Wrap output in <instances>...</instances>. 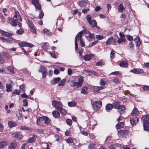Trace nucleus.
Returning <instances> with one entry per match:
<instances>
[{
	"mask_svg": "<svg viewBox=\"0 0 149 149\" xmlns=\"http://www.w3.org/2000/svg\"><path fill=\"white\" fill-rule=\"evenodd\" d=\"M139 114V112L136 107H134L130 114V117H137Z\"/></svg>",
	"mask_w": 149,
	"mask_h": 149,
	"instance_id": "obj_11",
	"label": "nucleus"
},
{
	"mask_svg": "<svg viewBox=\"0 0 149 149\" xmlns=\"http://www.w3.org/2000/svg\"><path fill=\"white\" fill-rule=\"evenodd\" d=\"M96 38L98 40H101L104 37L102 35H97L96 36Z\"/></svg>",
	"mask_w": 149,
	"mask_h": 149,
	"instance_id": "obj_55",
	"label": "nucleus"
},
{
	"mask_svg": "<svg viewBox=\"0 0 149 149\" xmlns=\"http://www.w3.org/2000/svg\"><path fill=\"white\" fill-rule=\"evenodd\" d=\"M8 22L12 26H15L17 25V19L9 17L8 20Z\"/></svg>",
	"mask_w": 149,
	"mask_h": 149,
	"instance_id": "obj_5",
	"label": "nucleus"
},
{
	"mask_svg": "<svg viewBox=\"0 0 149 149\" xmlns=\"http://www.w3.org/2000/svg\"><path fill=\"white\" fill-rule=\"evenodd\" d=\"M141 121L142 123H149V115L148 114H146L143 115L141 118Z\"/></svg>",
	"mask_w": 149,
	"mask_h": 149,
	"instance_id": "obj_13",
	"label": "nucleus"
},
{
	"mask_svg": "<svg viewBox=\"0 0 149 149\" xmlns=\"http://www.w3.org/2000/svg\"><path fill=\"white\" fill-rule=\"evenodd\" d=\"M125 39L120 38L117 40V42L118 43H120L125 42Z\"/></svg>",
	"mask_w": 149,
	"mask_h": 149,
	"instance_id": "obj_61",
	"label": "nucleus"
},
{
	"mask_svg": "<svg viewBox=\"0 0 149 149\" xmlns=\"http://www.w3.org/2000/svg\"><path fill=\"white\" fill-rule=\"evenodd\" d=\"M127 131L126 130H120L118 131V134L119 137H124L127 134Z\"/></svg>",
	"mask_w": 149,
	"mask_h": 149,
	"instance_id": "obj_9",
	"label": "nucleus"
},
{
	"mask_svg": "<svg viewBox=\"0 0 149 149\" xmlns=\"http://www.w3.org/2000/svg\"><path fill=\"white\" fill-rule=\"evenodd\" d=\"M58 111H60L61 114L63 115H65L67 113L66 110L63 108L62 107L60 109H59Z\"/></svg>",
	"mask_w": 149,
	"mask_h": 149,
	"instance_id": "obj_37",
	"label": "nucleus"
},
{
	"mask_svg": "<svg viewBox=\"0 0 149 149\" xmlns=\"http://www.w3.org/2000/svg\"><path fill=\"white\" fill-rule=\"evenodd\" d=\"M83 72L84 73H85L86 75H90L91 73L93 74L94 73H95V72L94 71H91L87 70H84Z\"/></svg>",
	"mask_w": 149,
	"mask_h": 149,
	"instance_id": "obj_38",
	"label": "nucleus"
},
{
	"mask_svg": "<svg viewBox=\"0 0 149 149\" xmlns=\"http://www.w3.org/2000/svg\"><path fill=\"white\" fill-rule=\"evenodd\" d=\"M87 89L88 88L86 87H84L82 89V91L81 92V93L83 94H86L87 93V92L86 91Z\"/></svg>",
	"mask_w": 149,
	"mask_h": 149,
	"instance_id": "obj_48",
	"label": "nucleus"
},
{
	"mask_svg": "<svg viewBox=\"0 0 149 149\" xmlns=\"http://www.w3.org/2000/svg\"><path fill=\"white\" fill-rule=\"evenodd\" d=\"M24 30L22 29H20L17 31L16 33L18 35H22L24 33Z\"/></svg>",
	"mask_w": 149,
	"mask_h": 149,
	"instance_id": "obj_50",
	"label": "nucleus"
},
{
	"mask_svg": "<svg viewBox=\"0 0 149 149\" xmlns=\"http://www.w3.org/2000/svg\"><path fill=\"white\" fill-rule=\"evenodd\" d=\"M124 125V123L123 122H120L118 123L116 125V128H117V130L118 129H120L122 128L123 126Z\"/></svg>",
	"mask_w": 149,
	"mask_h": 149,
	"instance_id": "obj_36",
	"label": "nucleus"
},
{
	"mask_svg": "<svg viewBox=\"0 0 149 149\" xmlns=\"http://www.w3.org/2000/svg\"><path fill=\"white\" fill-rule=\"evenodd\" d=\"M113 39V37L112 36H111L107 40L106 44L107 45H108L111 43V42L112 41V40Z\"/></svg>",
	"mask_w": 149,
	"mask_h": 149,
	"instance_id": "obj_51",
	"label": "nucleus"
},
{
	"mask_svg": "<svg viewBox=\"0 0 149 149\" xmlns=\"http://www.w3.org/2000/svg\"><path fill=\"white\" fill-rule=\"evenodd\" d=\"M31 2L35 7L36 11L38 10L39 11V19H40L42 18L44 15V13L42 9L41 6L39 3V0H31Z\"/></svg>",
	"mask_w": 149,
	"mask_h": 149,
	"instance_id": "obj_1",
	"label": "nucleus"
},
{
	"mask_svg": "<svg viewBox=\"0 0 149 149\" xmlns=\"http://www.w3.org/2000/svg\"><path fill=\"white\" fill-rule=\"evenodd\" d=\"M8 70L10 71L12 73L14 74V68L13 66H9L7 68Z\"/></svg>",
	"mask_w": 149,
	"mask_h": 149,
	"instance_id": "obj_54",
	"label": "nucleus"
},
{
	"mask_svg": "<svg viewBox=\"0 0 149 149\" xmlns=\"http://www.w3.org/2000/svg\"><path fill=\"white\" fill-rule=\"evenodd\" d=\"M113 106L114 108L118 109L120 114H122L125 113V107L122 105H120L119 102H114Z\"/></svg>",
	"mask_w": 149,
	"mask_h": 149,
	"instance_id": "obj_2",
	"label": "nucleus"
},
{
	"mask_svg": "<svg viewBox=\"0 0 149 149\" xmlns=\"http://www.w3.org/2000/svg\"><path fill=\"white\" fill-rule=\"evenodd\" d=\"M102 105V102L100 100L95 102L92 104L93 108L95 110L99 109L101 107Z\"/></svg>",
	"mask_w": 149,
	"mask_h": 149,
	"instance_id": "obj_4",
	"label": "nucleus"
},
{
	"mask_svg": "<svg viewBox=\"0 0 149 149\" xmlns=\"http://www.w3.org/2000/svg\"><path fill=\"white\" fill-rule=\"evenodd\" d=\"M70 83H72L70 84V86L72 87H74L77 86V88L80 87L79 86V84L77 82H74L72 81H70Z\"/></svg>",
	"mask_w": 149,
	"mask_h": 149,
	"instance_id": "obj_29",
	"label": "nucleus"
},
{
	"mask_svg": "<svg viewBox=\"0 0 149 149\" xmlns=\"http://www.w3.org/2000/svg\"><path fill=\"white\" fill-rule=\"evenodd\" d=\"M0 33L2 35L6 37H10L11 36L13 33H9L5 31H3L0 29Z\"/></svg>",
	"mask_w": 149,
	"mask_h": 149,
	"instance_id": "obj_12",
	"label": "nucleus"
},
{
	"mask_svg": "<svg viewBox=\"0 0 149 149\" xmlns=\"http://www.w3.org/2000/svg\"><path fill=\"white\" fill-rule=\"evenodd\" d=\"M26 22L27 24L29 25V27H32V26H34L32 21L29 19H27L26 20Z\"/></svg>",
	"mask_w": 149,
	"mask_h": 149,
	"instance_id": "obj_42",
	"label": "nucleus"
},
{
	"mask_svg": "<svg viewBox=\"0 0 149 149\" xmlns=\"http://www.w3.org/2000/svg\"><path fill=\"white\" fill-rule=\"evenodd\" d=\"M93 56L92 54H86L84 56L83 58L86 61H88L91 59Z\"/></svg>",
	"mask_w": 149,
	"mask_h": 149,
	"instance_id": "obj_19",
	"label": "nucleus"
},
{
	"mask_svg": "<svg viewBox=\"0 0 149 149\" xmlns=\"http://www.w3.org/2000/svg\"><path fill=\"white\" fill-rule=\"evenodd\" d=\"M83 32V31H81L79 32L76 35L75 38V40H76L77 41V40H82L81 37Z\"/></svg>",
	"mask_w": 149,
	"mask_h": 149,
	"instance_id": "obj_21",
	"label": "nucleus"
},
{
	"mask_svg": "<svg viewBox=\"0 0 149 149\" xmlns=\"http://www.w3.org/2000/svg\"><path fill=\"white\" fill-rule=\"evenodd\" d=\"M33 137L29 138L26 141L27 143H32L34 142L36 140V138H38L37 135L33 134Z\"/></svg>",
	"mask_w": 149,
	"mask_h": 149,
	"instance_id": "obj_14",
	"label": "nucleus"
},
{
	"mask_svg": "<svg viewBox=\"0 0 149 149\" xmlns=\"http://www.w3.org/2000/svg\"><path fill=\"white\" fill-rule=\"evenodd\" d=\"M18 45L20 47H28L30 48L33 47L34 46L33 44L25 42L19 43Z\"/></svg>",
	"mask_w": 149,
	"mask_h": 149,
	"instance_id": "obj_6",
	"label": "nucleus"
},
{
	"mask_svg": "<svg viewBox=\"0 0 149 149\" xmlns=\"http://www.w3.org/2000/svg\"><path fill=\"white\" fill-rule=\"evenodd\" d=\"M31 31L34 34H36V31L35 28V27L34 26H32V27H30L29 28Z\"/></svg>",
	"mask_w": 149,
	"mask_h": 149,
	"instance_id": "obj_53",
	"label": "nucleus"
},
{
	"mask_svg": "<svg viewBox=\"0 0 149 149\" xmlns=\"http://www.w3.org/2000/svg\"><path fill=\"white\" fill-rule=\"evenodd\" d=\"M130 122L132 124L134 125L138 122L139 119L137 117H131Z\"/></svg>",
	"mask_w": 149,
	"mask_h": 149,
	"instance_id": "obj_10",
	"label": "nucleus"
},
{
	"mask_svg": "<svg viewBox=\"0 0 149 149\" xmlns=\"http://www.w3.org/2000/svg\"><path fill=\"white\" fill-rule=\"evenodd\" d=\"M40 72H44V71H47V69L46 68L43 66H41L38 70Z\"/></svg>",
	"mask_w": 149,
	"mask_h": 149,
	"instance_id": "obj_33",
	"label": "nucleus"
},
{
	"mask_svg": "<svg viewBox=\"0 0 149 149\" xmlns=\"http://www.w3.org/2000/svg\"><path fill=\"white\" fill-rule=\"evenodd\" d=\"M6 91H7L8 92H9L10 91H12V87L11 85L10 84H6Z\"/></svg>",
	"mask_w": 149,
	"mask_h": 149,
	"instance_id": "obj_39",
	"label": "nucleus"
},
{
	"mask_svg": "<svg viewBox=\"0 0 149 149\" xmlns=\"http://www.w3.org/2000/svg\"><path fill=\"white\" fill-rule=\"evenodd\" d=\"M89 24L91 25V28H93L95 27L97 25V22L96 20L94 19L91 21L88 22Z\"/></svg>",
	"mask_w": 149,
	"mask_h": 149,
	"instance_id": "obj_20",
	"label": "nucleus"
},
{
	"mask_svg": "<svg viewBox=\"0 0 149 149\" xmlns=\"http://www.w3.org/2000/svg\"><path fill=\"white\" fill-rule=\"evenodd\" d=\"M20 93V91L19 90L17 89H15L14 90L12 93V96H14L16 94L17 95H19Z\"/></svg>",
	"mask_w": 149,
	"mask_h": 149,
	"instance_id": "obj_35",
	"label": "nucleus"
},
{
	"mask_svg": "<svg viewBox=\"0 0 149 149\" xmlns=\"http://www.w3.org/2000/svg\"><path fill=\"white\" fill-rule=\"evenodd\" d=\"M96 145L95 144L92 143H90L88 146V149H93L95 147Z\"/></svg>",
	"mask_w": 149,
	"mask_h": 149,
	"instance_id": "obj_47",
	"label": "nucleus"
},
{
	"mask_svg": "<svg viewBox=\"0 0 149 149\" xmlns=\"http://www.w3.org/2000/svg\"><path fill=\"white\" fill-rule=\"evenodd\" d=\"M44 118H45L44 124H46L47 125H49L50 124V119L48 118L45 116H44Z\"/></svg>",
	"mask_w": 149,
	"mask_h": 149,
	"instance_id": "obj_34",
	"label": "nucleus"
},
{
	"mask_svg": "<svg viewBox=\"0 0 149 149\" xmlns=\"http://www.w3.org/2000/svg\"><path fill=\"white\" fill-rule=\"evenodd\" d=\"M86 38L89 41L91 42L92 41L93 39H95V38L93 36V34H91L90 32L88 33V35L86 36Z\"/></svg>",
	"mask_w": 149,
	"mask_h": 149,
	"instance_id": "obj_16",
	"label": "nucleus"
},
{
	"mask_svg": "<svg viewBox=\"0 0 149 149\" xmlns=\"http://www.w3.org/2000/svg\"><path fill=\"white\" fill-rule=\"evenodd\" d=\"M54 137L56 139L55 141L59 142L60 139V136L58 134L54 135Z\"/></svg>",
	"mask_w": 149,
	"mask_h": 149,
	"instance_id": "obj_59",
	"label": "nucleus"
},
{
	"mask_svg": "<svg viewBox=\"0 0 149 149\" xmlns=\"http://www.w3.org/2000/svg\"><path fill=\"white\" fill-rule=\"evenodd\" d=\"M142 88L144 90L148 91L149 89V86L147 85L143 86Z\"/></svg>",
	"mask_w": 149,
	"mask_h": 149,
	"instance_id": "obj_64",
	"label": "nucleus"
},
{
	"mask_svg": "<svg viewBox=\"0 0 149 149\" xmlns=\"http://www.w3.org/2000/svg\"><path fill=\"white\" fill-rule=\"evenodd\" d=\"M134 40L135 42L136 47H138L141 44L139 38V37H136Z\"/></svg>",
	"mask_w": 149,
	"mask_h": 149,
	"instance_id": "obj_31",
	"label": "nucleus"
},
{
	"mask_svg": "<svg viewBox=\"0 0 149 149\" xmlns=\"http://www.w3.org/2000/svg\"><path fill=\"white\" fill-rule=\"evenodd\" d=\"M44 116L40 117L37 118L36 123L37 124L40 126H42L44 125Z\"/></svg>",
	"mask_w": 149,
	"mask_h": 149,
	"instance_id": "obj_7",
	"label": "nucleus"
},
{
	"mask_svg": "<svg viewBox=\"0 0 149 149\" xmlns=\"http://www.w3.org/2000/svg\"><path fill=\"white\" fill-rule=\"evenodd\" d=\"M115 53L113 50H112L110 53V58L111 59H112L114 57Z\"/></svg>",
	"mask_w": 149,
	"mask_h": 149,
	"instance_id": "obj_62",
	"label": "nucleus"
},
{
	"mask_svg": "<svg viewBox=\"0 0 149 149\" xmlns=\"http://www.w3.org/2000/svg\"><path fill=\"white\" fill-rule=\"evenodd\" d=\"M8 142L6 141H0V148H5L7 145Z\"/></svg>",
	"mask_w": 149,
	"mask_h": 149,
	"instance_id": "obj_22",
	"label": "nucleus"
},
{
	"mask_svg": "<svg viewBox=\"0 0 149 149\" xmlns=\"http://www.w3.org/2000/svg\"><path fill=\"white\" fill-rule=\"evenodd\" d=\"M15 14L14 15V18H16L17 19L21 21L22 19L18 12L16 10H15Z\"/></svg>",
	"mask_w": 149,
	"mask_h": 149,
	"instance_id": "obj_18",
	"label": "nucleus"
},
{
	"mask_svg": "<svg viewBox=\"0 0 149 149\" xmlns=\"http://www.w3.org/2000/svg\"><path fill=\"white\" fill-rule=\"evenodd\" d=\"M49 53L51 55V56L53 58H56V55L55 54V53L53 52H49Z\"/></svg>",
	"mask_w": 149,
	"mask_h": 149,
	"instance_id": "obj_60",
	"label": "nucleus"
},
{
	"mask_svg": "<svg viewBox=\"0 0 149 149\" xmlns=\"http://www.w3.org/2000/svg\"><path fill=\"white\" fill-rule=\"evenodd\" d=\"M66 123L68 125H70L72 123V121L71 119H68L66 120Z\"/></svg>",
	"mask_w": 149,
	"mask_h": 149,
	"instance_id": "obj_63",
	"label": "nucleus"
},
{
	"mask_svg": "<svg viewBox=\"0 0 149 149\" xmlns=\"http://www.w3.org/2000/svg\"><path fill=\"white\" fill-rule=\"evenodd\" d=\"M113 107V105L112 104H109L106 106V110L107 111L109 112L112 109Z\"/></svg>",
	"mask_w": 149,
	"mask_h": 149,
	"instance_id": "obj_25",
	"label": "nucleus"
},
{
	"mask_svg": "<svg viewBox=\"0 0 149 149\" xmlns=\"http://www.w3.org/2000/svg\"><path fill=\"white\" fill-rule=\"evenodd\" d=\"M76 104L77 103L75 102L72 101L68 102V105L70 107H75Z\"/></svg>",
	"mask_w": 149,
	"mask_h": 149,
	"instance_id": "obj_41",
	"label": "nucleus"
},
{
	"mask_svg": "<svg viewBox=\"0 0 149 149\" xmlns=\"http://www.w3.org/2000/svg\"><path fill=\"white\" fill-rule=\"evenodd\" d=\"M97 42V41L96 40L95 41L90 43L89 44V46L90 47H92L93 46H94Z\"/></svg>",
	"mask_w": 149,
	"mask_h": 149,
	"instance_id": "obj_57",
	"label": "nucleus"
},
{
	"mask_svg": "<svg viewBox=\"0 0 149 149\" xmlns=\"http://www.w3.org/2000/svg\"><path fill=\"white\" fill-rule=\"evenodd\" d=\"M16 116L19 119H21L22 118V115L20 112L18 113L17 114Z\"/></svg>",
	"mask_w": 149,
	"mask_h": 149,
	"instance_id": "obj_56",
	"label": "nucleus"
},
{
	"mask_svg": "<svg viewBox=\"0 0 149 149\" xmlns=\"http://www.w3.org/2000/svg\"><path fill=\"white\" fill-rule=\"evenodd\" d=\"M3 56L6 59H9L10 57V55L9 54L6 52H4L3 54Z\"/></svg>",
	"mask_w": 149,
	"mask_h": 149,
	"instance_id": "obj_46",
	"label": "nucleus"
},
{
	"mask_svg": "<svg viewBox=\"0 0 149 149\" xmlns=\"http://www.w3.org/2000/svg\"><path fill=\"white\" fill-rule=\"evenodd\" d=\"M125 9V8L123 7L122 3L120 4L118 8V11L120 13L123 12V11Z\"/></svg>",
	"mask_w": 149,
	"mask_h": 149,
	"instance_id": "obj_28",
	"label": "nucleus"
},
{
	"mask_svg": "<svg viewBox=\"0 0 149 149\" xmlns=\"http://www.w3.org/2000/svg\"><path fill=\"white\" fill-rule=\"evenodd\" d=\"M48 44L47 43H43V45L42 47V48L44 50H46L47 48V45Z\"/></svg>",
	"mask_w": 149,
	"mask_h": 149,
	"instance_id": "obj_49",
	"label": "nucleus"
},
{
	"mask_svg": "<svg viewBox=\"0 0 149 149\" xmlns=\"http://www.w3.org/2000/svg\"><path fill=\"white\" fill-rule=\"evenodd\" d=\"M86 3V2L84 1H80L79 2V5L82 7H85Z\"/></svg>",
	"mask_w": 149,
	"mask_h": 149,
	"instance_id": "obj_32",
	"label": "nucleus"
},
{
	"mask_svg": "<svg viewBox=\"0 0 149 149\" xmlns=\"http://www.w3.org/2000/svg\"><path fill=\"white\" fill-rule=\"evenodd\" d=\"M93 91L95 93H99L100 92L99 87L97 86H94L93 89Z\"/></svg>",
	"mask_w": 149,
	"mask_h": 149,
	"instance_id": "obj_43",
	"label": "nucleus"
},
{
	"mask_svg": "<svg viewBox=\"0 0 149 149\" xmlns=\"http://www.w3.org/2000/svg\"><path fill=\"white\" fill-rule=\"evenodd\" d=\"M13 137H17L19 139L21 138L23 136L21 132H15L13 134Z\"/></svg>",
	"mask_w": 149,
	"mask_h": 149,
	"instance_id": "obj_17",
	"label": "nucleus"
},
{
	"mask_svg": "<svg viewBox=\"0 0 149 149\" xmlns=\"http://www.w3.org/2000/svg\"><path fill=\"white\" fill-rule=\"evenodd\" d=\"M103 62L102 61L100 60L96 63V65L97 66H102L103 65Z\"/></svg>",
	"mask_w": 149,
	"mask_h": 149,
	"instance_id": "obj_58",
	"label": "nucleus"
},
{
	"mask_svg": "<svg viewBox=\"0 0 149 149\" xmlns=\"http://www.w3.org/2000/svg\"><path fill=\"white\" fill-rule=\"evenodd\" d=\"M53 116L55 118H58L60 115V113L57 111H54L52 112Z\"/></svg>",
	"mask_w": 149,
	"mask_h": 149,
	"instance_id": "obj_26",
	"label": "nucleus"
},
{
	"mask_svg": "<svg viewBox=\"0 0 149 149\" xmlns=\"http://www.w3.org/2000/svg\"><path fill=\"white\" fill-rule=\"evenodd\" d=\"M61 78L59 77H56L53 79L54 81L52 82V84L55 85L58 83L61 80Z\"/></svg>",
	"mask_w": 149,
	"mask_h": 149,
	"instance_id": "obj_30",
	"label": "nucleus"
},
{
	"mask_svg": "<svg viewBox=\"0 0 149 149\" xmlns=\"http://www.w3.org/2000/svg\"><path fill=\"white\" fill-rule=\"evenodd\" d=\"M144 130L148 131L149 130V123H143Z\"/></svg>",
	"mask_w": 149,
	"mask_h": 149,
	"instance_id": "obj_23",
	"label": "nucleus"
},
{
	"mask_svg": "<svg viewBox=\"0 0 149 149\" xmlns=\"http://www.w3.org/2000/svg\"><path fill=\"white\" fill-rule=\"evenodd\" d=\"M8 126L10 127H12L15 126L16 125L15 122L13 121H10L8 123Z\"/></svg>",
	"mask_w": 149,
	"mask_h": 149,
	"instance_id": "obj_27",
	"label": "nucleus"
},
{
	"mask_svg": "<svg viewBox=\"0 0 149 149\" xmlns=\"http://www.w3.org/2000/svg\"><path fill=\"white\" fill-rule=\"evenodd\" d=\"M130 72L137 74H141L143 72V70L142 69H133L130 70Z\"/></svg>",
	"mask_w": 149,
	"mask_h": 149,
	"instance_id": "obj_8",
	"label": "nucleus"
},
{
	"mask_svg": "<svg viewBox=\"0 0 149 149\" xmlns=\"http://www.w3.org/2000/svg\"><path fill=\"white\" fill-rule=\"evenodd\" d=\"M17 144V143L16 142L11 143L9 145L8 149H15Z\"/></svg>",
	"mask_w": 149,
	"mask_h": 149,
	"instance_id": "obj_24",
	"label": "nucleus"
},
{
	"mask_svg": "<svg viewBox=\"0 0 149 149\" xmlns=\"http://www.w3.org/2000/svg\"><path fill=\"white\" fill-rule=\"evenodd\" d=\"M52 105L54 107L58 110L63 107V105L61 102L53 100L52 102Z\"/></svg>",
	"mask_w": 149,
	"mask_h": 149,
	"instance_id": "obj_3",
	"label": "nucleus"
},
{
	"mask_svg": "<svg viewBox=\"0 0 149 149\" xmlns=\"http://www.w3.org/2000/svg\"><path fill=\"white\" fill-rule=\"evenodd\" d=\"M43 32L44 33H46L47 35L48 36H51L52 34L50 32L49 30L46 28L44 29Z\"/></svg>",
	"mask_w": 149,
	"mask_h": 149,
	"instance_id": "obj_45",
	"label": "nucleus"
},
{
	"mask_svg": "<svg viewBox=\"0 0 149 149\" xmlns=\"http://www.w3.org/2000/svg\"><path fill=\"white\" fill-rule=\"evenodd\" d=\"M119 65L121 67L126 68L128 66V64L126 61L123 60L120 62Z\"/></svg>",
	"mask_w": 149,
	"mask_h": 149,
	"instance_id": "obj_15",
	"label": "nucleus"
},
{
	"mask_svg": "<svg viewBox=\"0 0 149 149\" xmlns=\"http://www.w3.org/2000/svg\"><path fill=\"white\" fill-rule=\"evenodd\" d=\"M83 81V79L82 77H80L78 79V81L77 82L79 84V86H81L82 83Z\"/></svg>",
	"mask_w": 149,
	"mask_h": 149,
	"instance_id": "obj_40",
	"label": "nucleus"
},
{
	"mask_svg": "<svg viewBox=\"0 0 149 149\" xmlns=\"http://www.w3.org/2000/svg\"><path fill=\"white\" fill-rule=\"evenodd\" d=\"M113 82L116 83L117 84H118L120 83V81L119 78H116L113 80Z\"/></svg>",
	"mask_w": 149,
	"mask_h": 149,
	"instance_id": "obj_52",
	"label": "nucleus"
},
{
	"mask_svg": "<svg viewBox=\"0 0 149 149\" xmlns=\"http://www.w3.org/2000/svg\"><path fill=\"white\" fill-rule=\"evenodd\" d=\"M66 82V80L63 79L61 80L60 82L58 84V86H63L64 85L65 83Z\"/></svg>",
	"mask_w": 149,
	"mask_h": 149,
	"instance_id": "obj_44",
	"label": "nucleus"
}]
</instances>
